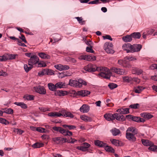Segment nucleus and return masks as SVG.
Returning a JSON list of instances; mask_svg holds the SVG:
<instances>
[{"mask_svg": "<svg viewBox=\"0 0 157 157\" xmlns=\"http://www.w3.org/2000/svg\"><path fill=\"white\" fill-rule=\"evenodd\" d=\"M111 70L113 72L121 75H124L127 74V71L124 69L117 68L113 67L111 68Z\"/></svg>", "mask_w": 157, "mask_h": 157, "instance_id": "obj_2", "label": "nucleus"}, {"mask_svg": "<svg viewBox=\"0 0 157 157\" xmlns=\"http://www.w3.org/2000/svg\"><path fill=\"white\" fill-rule=\"evenodd\" d=\"M39 56L41 58L44 59H50V56L48 55L44 52H39L38 54Z\"/></svg>", "mask_w": 157, "mask_h": 157, "instance_id": "obj_18", "label": "nucleus"}, {"mask_svg": "<svg viewBox=\"0 0 157 157\" xmlns=\"http://www.w3.org/2000/svg\"><path fill=\"white\" fill-rule=\"evenodd\" d=\"M140 105L138 103L130 105L129 107L132 109H137L139 108Z\"/></svg>", "mask_w": 157, "mask_h": 157, "instance_id": "obj_45", "label": "nucleus"}, {"mask_svg": "<svg viewBox=\"0 0 157 157\" xmlns=\"http://www.w3.org/2000/svg\"><path fill=\"white\" fill-rule=\"evenodd\" d=\"M143 72L142 70L138 68H135L132 70V72L133 74H136L138 75L141 74Z\"/></svg>", "mask_w": 157, "mask_h": 157, "instance_id": "obj_35", "label": "nucleus"}, {"mask_svg": "<svg viewBox=\"0 0 157 157\" xmlns=\"http://www.w3.org/2000/svg\"><path fill=\"white\" fill-rule=\"evenodd\" d=\"M66 133H65L64 136H71L72 135V132L69 131L67 129H66L65 131Z\"/></svg>", "mask_w": 157, "mask_h": 157, "instance_id": "obj_61", "label": "nucleus"}, {"mask_svg": "<svg viewBox=\"0 0 157 157\" xmlns=\"http://www.w3.org/2000/svg\"><path fill=\"white\" fill-rule=\"evenodd\" d=\"M113 46V45L112 43L106 42L105 43L104 45V48H111Z\"/></svg>", "mask_w": 157, "mask_h": 157, "instance_id": "obj_50", "label": "nucleus"}, {"mask_svg": "<svg viewBox=\"0 0 157 157\" xmlns=\"http://www.w3.org/2000/svg\"><path fill=\"white\" fill-rule=\"evenodd\" d=\"M66 138L60 137H56L52 139L53 141L57 144H62L66 142Z\"/></svg>", "mask_w": 157, "mask_h": 157, "instance_id": "obj_5", "label": "nucleus"}, {"mask_svg": "<svg viewBox=\"0 0 157 157\" xmlns=\"http://www.w3.org/2000/svg\"><path fill=\"white\" fill-rule=\"evenodd\" d=\"M75 18L77 19V21H78L79 23L80 24H81L82 25H83L84 24L85 21H82V19L81 17H75Z\"/></svg>", "mask_w": 157, "mask_h": 157, "instance_id": "obj_54", "label": "nucleus"}, {"mask_svg": "<svg viewBox=\"0 0 157 157\" xmlns=\"http://www.w3.org/2000/svg\"><path fill=\"white\" fill-rule=\"evenodd\" d=\"M95 144L101 147H103L106 145L105 143L98 140H95L94 141Z\"/></svg>", "mask_w": 157, "mask_h": 157, "instance_id": "obj_27", "label": "nucleus"}, {"mask_svg": "<svg viewBox=\"0 0 157 157\" xmlns=\"http://www.w3.org/2000/svg\"><path fill=\"white\" fill-rule=\"evenodd\" d=\"M34 90L36 92L41 94H44L46 93L45 89L43 86H39L37 87H34Z\"/></svg>", "mask_w": 157, "mask_h": 157, "instance_id": "obj_6", "label": "nucleus"}, {"mask_svg": "<svg viewBox=\"0 0 157 157\" xmlns=\"http://www.w3.org/2000/svg\"><path fill=\"white\" fill-rule=\"evenodd\" d=\"M24 67L25 71L26 72H28L33 68V66H30L28 67L27 65L25 64L24 65Z\"/></svg>", "mask_w": 157, "mask_h": 157, "instance_id": "obj_41", "label": "nucleus"}, {"mask_svg": "<svg viewBox=\"0 0 157 157\" xmlns=\"http://www.w3.org/2000/svg\"><path fill=\"white\" fill-rule=\"evenodd\" d=\"M135 135L129 132H126V137L128 140L132 142H134L136 140V138L134 136Z\"/></svg>", "mask_w": 157, "mask_h": 157, "instance_id": "obj_9", "label": "nucleus"}, {"mask_svg": "<svg viewBox=\"0 0 157 157\" xmlns=\"http://www.w3.org/2000/svg\"><path fill=\"white\" fill-rule=\"evenodd\" d=\"M14 104L17 106H20L22 108L26 109L27 106L26 104L22 102H15Z\"/></svg>", "mask_w": 157, "mask_h": 157, "instance_id": "obj_32", "label": "nucleus"}, {"mask_svg": "<svg viewBox=\"0 0 157 157\" xmlns=\"http://www.w3.org/2000/svg\"><path fill=\"white\" fill-rule=\"evenodd\" d=\"M111 141L112 144L116 146H118L119 145V141L115 139H111Z\"/></svg>", "mask_w": 157, "mask_h": 157, "instance_id": "obj_42", "label": "nucleus"}, {"mask_svg": "<svg viewBox=\"0 0 157 157\" xmlns=\"http://www.w3.org/2000/svg\"><path fill=\"white\" fill-rule=\"evenodd\" d=\"M96 66L91 63H90L84 67V69L89 72H93L95 71Z\"/></svg>", "mask_w": 157, "mask_h": 157, "instance_id": "obj_4", "label": "nucleus"}, {"mask_svg": "<svg viewBox=\"0 0 157 157\" xmlns=\"http://www.w3.org/2000/svg\"><path fill=\"white\" fill-rule=\"evenodd\" d=\"M114 119H116L117 120L120 121H124L125 120V118L122 115H120L118 113H114Z\"/></svg>", "mask_w": 157, "mask_h": 157, "instance_id": "obj_13", "label": "nucleus"}, {"mask_svg": "<svg viewBox=\"0 0 157 157\" xmlns=\"http://www.w3.org/2000/svg\"><path fill=\"white\" fill-rule=\"evenodd\" d=\"M67 112V111L66 110H63L61 111V113H59V114H61L60 116H62L63 117H66Z\"/></svg>", "mask_w": 157, "mask_h": 157, "instance_id": "obj_60", "label": "nucleus"}, {"mask_svg": "<svg viewBox=\"0 0 157 157\" xmlns=\"http://www.w3.org/2000/svg\"><path fill=\"white\" fill-rule=\"evenodd\" d=\"M37 131L41 133H48L49 131L48 130H45L44 128L41 127H37Z\"/></svg>", "mask_w": 157, "mask_h": 157, "instance_id": "obj_38", "label": "nucleus"}, {"mask_svg": "<svg viewBox=\"0 0 157 157\" xmlns=\"http://www.w3.org/2000/svg\"><path fill=\"white\" fill-rule=\"evenodd\" d=\"M148 149L154 151H157V146L151 145L148 148Z\"/></svg>", "mask_w": 157, "mask_h": 157, "instance_id": "obj_51", "label": "nucleus"}, {"mask_svg": "<svg viewBox=\"0 0 157 157\" xmlns=\"http://www.w3.org/2000/svg\"><path fill=\"white\" fill-rule=\"evenodd\" d=\"M78 94L79 95L84 97L89 95L90 92L87 90H81L78 91Z\"/></svg>", "mask_w": 157, "mask_h": 157, "instance_id": "obj_19", "label": "nucleus"}, {"mask_svg": "<svg viewBox=\"0 0 157 157\" xmlns=\"http://www.w3.org/2000/svg\"><path fill=\"white\" fill-rule=\"evenodd\" d=\"M33 95L27 94L25 95L24 98L27 100H31L33 99Z\"/></svg>", "mask_w": 157, "mask_h": 157, "instance_id": "obj_44", "label": "nucleus"}, {"mask_svg": "<svg viewBox=\"0 0 157 157\" xmlns=\"http://www.w3.org/2000/svg\"><path fill=\"white\" fill-rule=\"evenodd\" d=\"M56 89L58 88H61L64 87L65 86V83L62 82H59L56 84Z\"/></svg>", "mask_w": 157, "mask_h": 157, "instance_id": "obj_36", "label": "nucleus"}, {"mask_svg": "<svg viewBox=\"0 0 157 157\" xmlns=\"http://www.w3.org/2000/svg\"><path fill=\"white\" fill-rule=\"evenodd\" d=\"M78 81L72 79H70L68 84L71 86L78 87Z\"/></svg>", "mask_w": 157, "mask_h": 157, "instance_id": "obj_16", "label": "nucleus"}, {"mask_svg": "<svg viewBox=\"0 0 157 157\" xmlns=\"http://www.w3.org/2000/svg\"><path fill=\"white\" fill-rule=\"evenodd\" d=\"M142 48V46L140 44H134L132 45L131 52L140 51Z\"/></svg>", "mask_w": 157, "mask_h": 157, "instance_id": "obj_10", "label": "nucleus"}, {"mask_svg": "<svg viewBox=\"0 0 157 157\" xmlns=\"http://www.w3.org/2000/svg\"><path fill=\"white\" fill-rule=\"evenodd\" d=\"M131 132L134 134H136L138 133V130L135 127H129L127 129L126 132Z\"/></svg>", "mask_w": 157, "mask_h": 157, "instance_id": "obj_20", "label": "nucleus"}, {"mask_svg": "<svg viewBox=\"0 0 157 157\" xmlns=\"http://www.w3.org/2000/svg\"><path fill=\"white\" fill-rule=\"evenodd\" d=\"M108 86L110 89L112 90L117 87V84L115 83H111L108 84Z\"/></svg>", "mask_w": 157, "mask_h": 157, "instance_id": "obj_43", "label": "nucleus"}, {"mask_svg": "<svg viewBox=\"0 0 157 157\" xmlns=\"http://www.w3.org/2000/svg\"><path fill=\"white\" fill-rule=\"evenodd\" d=\"M14 131L17 134H19L20 135L22 134V133L24 132L23 130H21L18 128H15L14 129Z\"/></svg>", "mask_w": 157, "mask_h": 157, "instance_id": "obj_46", "label": "nucleus"}, {"mask_svg": "<svg viewBox=\"0 0 157 157\" xmlns=\"http://www.w3.org/2000/svg\"><path fill=\"white\" fill-rule=\"evenodd\" d=\"M19 38L21 39L22 41L25 43H27V41H26L25 38L23 34H21V36H19Z\"/></svg>", "mask_w": 157, "mask_h": 157, "instance_id": "obj_58", "label": "nucleus"}, {"mask_svg": "<svg viewBox=\"0 0 157 157\" xmlns=\"http://www.w3.org/2000/svg\"><path fill=\"white\" fill-rule=\"evenodd\" d=\"M131 36H132V38L134 39H139L141 35L140 33L139 32H134L131 34Z\"/></svg>", "mask_w": 157, "mask_h": 157, "instance_id": "obj_33", "label": "nucleus"}, {"mask_svg": "<svg viewBox=\"0 0 157 157\" xmlns=\"http://www.w3.org/2000/svg\"><path fill=\"white\" fill-rule=\"evenodd\" d=\"M0 122L5 125H7L9 123V122L5 119L1 117H0Z\"/></svg>", "mask_w": 157, "mask_h": 157, "instance_id": "obj_48", "label": "nucleus"}, {"mask_svg": "<svg viewBox=\"0 0 157 157\" xmlns=\"http://www.w3.org/2000/svg\"><path fill=\"white\" fill-rule=\"evenodd\" d=\"M104 49L108 53L113 54L114 52V50L111 48H105Z\"/></svg>", "mask_w": 157, "mask_h": 157, "instance_id": "obj_47", "label": "nucleus"}, {"mask_svg": "<svg viewBox=\"0 0 157 157\" xmlns=\"http://www.w3.org/2000/svg\"><path fill=\"white\" fill-rule=\"evenodd\" d=\"M144 89V88L142 86H138L134 88V91L136 93H140Z\"/></svg>", "mask_w": 157, "mask_h": 157, "instance_id": "obj_24", "label": "nucleus"}, {"mask_svg": "<svg viewBox=\"0 0 157 157\" xmlns=\"http://www.w3.org/2000/svg\"><path fill=\"white\" fill-rule=\"evenodd\" d=\"M76 148L77 149L82 151H85L87 150L85 147H83L82 146H78Z\"/></svg>", "mask_w": 157, "mask_h": 157, "instance_id": "obj_57", "label": "nucleus"}, {"mask_svg": "<svg viewBox=\"0 0 157 157\" xmlns=\"http://www.w3.org/2000/svg\"><path fill=\"white\" fill-rule=\"evenodd\" d=\"M17 54H9L8 55V59H13L15 58L16 56H17Z\"/></svg>", "mask_w": 157, "mask_h": 157, "instance_id": "obj_53", "label": "nucleus"}, {"mask_svg": "<svg viewBox=\"0 0 157 157\" xmlns=\"http://www.w3.org/2000/svg\"><path fill=\"white\" fill-rule=\"evenodd\" d=\"M132 46V45L130 44H124L122 46V48L124 50L126 51L127 53L131 52Z\"/></svg>", "mask_w": 157, "mask_h": 157, "instance_id": "obj_7", "label": "nucleus"}, {"mask_svg": "<svg viewBox=\"0 0 157 157\" xmlns=\"http://www.w3.org/2000/svg\"><path fill=\"white\" fill-rule=\"evenodd\" d=\"M81 119L86 122L90 121H91V118L85 115H83L80 116Z\"/></svg>", "mask_w": 157, "mask_h": 157, "instance_id": "obj_37", "label": "nucleus"}, {"mask_svg": "<svg viewBox=\"0 0 157 157\" xmlns=\"http://www.w3.org/2000/svg\"><path fill=\"white\" fill-rule=\"evenodd\" d=\"M141 141L143 144L146 146H151L153 145V143L149 140H147L142 139Z\"/></svg>", "mask_w": 157, "mask_h": 157, "instance_id": "obj_25", "label": "nucleus"}, {"mask_svg": "<svg viewBox=\"0 0 157 157\" xmlns=\"http://www.w3.org/2000/svg\"><path fill=\"white\" fill-rule=\"evenodd\" d=\"M111 132L113 136H116L121 133V131L119 129L114 128L111 130Z\"/></svg>", "mask_w": 157, "mask_h": 157, "instance_id": "obj_28", "label": "nucleus"}, {"mask_svg": "<svg viewBox=\"0 0 157 157\" xmlns=\"http://www.w3.org/2000/svg\"><path fill=\"white\" fill-rule=\"evenodd\" d=\"M62 126L66 129H67L68 128L69 130H72L76 128V127L75 126L72 125L63 124Z\"/></svg>", "mask_w": 157, "mask_h": 157, "instance_id": "obj_40", "label": "nucleus"}, {"mask_svg": "<svg viewBox=\"0 0 157 157\" xmlns=\"http://www.w3.org/2000/svg\"><path fill=\"white\" fill-rule=\"evenodd\" d=\"M118 63L119 65L124 67L130 68L131 67V66L128 62L125 59L119 60L118 61Z\"/></svg>", "mask_w": 157, "mask_h": 157, "instance_id": "obj_8", "label": "nucleus"}, {"mask_svg": "<svg viewBox=\"0 0 157 157\" xmlns=\"http://www.w3.org/2000/svg\"><path fill=\"white\" fill-rule=\"evenodd\" d=\"M52 38L54 40V42H53V44L61 40L60 35L58 34H55L52 35Z\"/></svg>", "mask_w": 157, "mask_h": 157, "instance_id": "obj_21", "label": "nucleus"}, {"mask_svg": "<svg viewBox=\"0 0 157 157\" xmlns=\"http://www.w3.org/2000/svg\"><path fill=\"white\" fill-rule=\"evenodd\" d=\"M67 94V92L66 91H63L62 90H56L55 92V94L56 96H63Z\"/></svg>", "mask_w": 157, "mask_h": 157, "instance_id": "obj_22", "label": "nucleus"}, {"mask_svg": "<svg viewBox=\"0 0 157 157\" xmlns=\"http://www.w3.org/2000/svg\"><path fill=\"white\" fill-rule=\"evenodd\" d=\"M129 109L126 108H121L118 109L117 110V112L120 113V114H124L128 113L129 112Z\"/></svg>", "mask_w": 157, "mask_h": 157, "instance_id": "obj_15", "label": "nucleus"}, {"mask_svg": "<svg viewBox=\"0 0 157 157\" xmlns=\"http://www.w3.org/2000/svg\"><path fill=\"white\" fill-rule=\"evenodd\" d=\"M123 40L125 42H128L131 41L132 40V36L130 35H127L123 36L122 38Z\"/></svg>", "mask_w": 157, "mask_h": 157, "instance_id": "obj_26", "label": "nucleus"}, {"mask_svg": "<svg viewBox=\"0 0 157 157\" xmlns=\"http://www.w3.org/2000/svg\"><path fill=\"white\" fill-rule=\"evenodd\" d=\"M104 117L108 121H113L114 120V113H106L104 114Z\"/></svg>", "mask_w": 157, "mask_h": 157, "instance_id": "obj_12", "label": "nucleus"}, {"mask_svg": "<svg viewBox=\"0 0 157 157\" xmlns=\"http://www.w3.org/2000/svg\"><path fill=\"white\" fill-rule=\"evenodd\" d=\"M39 60L38 57L34 55L32 56L30 58L28 61V64L29 66H32L36 64L37 63Z\"/></svg>", "mask_w": 157, "mask_h": 157, "instance_id": "obj_3", "label": "nucleus"}, {"mask_svg": "<svg viewBox=\"0 0 157 157\" xmlns=\"http://www.w3.org/2000/svg\"><path fill=\"white\" fill-rule=\"evenodd\" d=\"M78 59L80 60H84L88 61H90L91 60V56L90 55H82L78 57Z\"/></svg>", "mask_w": 157, "mask_h": 157, "instance_id": "obj_17", "label": "nucleus"}, {"mask_svg": "<svg viewBox=\"0 0 157 157\" xmlns=\"http://www.w3.org/2000/svg\"><path fill=\"white\" fill-rule=\"evenodd\" d=\"M70 76V75H68L66 73H61L59 74V78H63L66 77L68 76Z\"/></svg>", "mask_w": 157, "mask_h": 157, "instance_id": "obj_49", "label": "nucleus"}, {"mask_svg": "<svg viewBox=\"0 0 157 157\" xmlns=\"http://www.w3.org/2000/svg\"><path fill=\"white\" fill-rule=\"evenodd\" d=\"M78 83L79 84L78 85L79 88L81 87L82 85L86 86L87 85L86 82L81 79H78Z\"/></svg>", "mask_w": 157, "mask_h": 157, "instance_id": "obj_39", "label": "nucleus"}, {"mask_svg": "<svg viewBox=\"0 0 157 157\" xmlns=\"http://www.w3.org/2000/svg\"><path fill=\"white\" fill-rule=\"evenodd\" d=\"M103 147H104L105 150L107 151L112 153L114 152L115 151L114 149L111 147L108 146L106 144V145Z\"/></svg>", "mask_w": 157, "mask_h": 157, "instance_id": "obj_31", "label": "nucleus"}, {"mask_svg": "<svg viewBox=\"0 0 157 157\" xmlns=\"http://www.w3.org/2000/svg\"><path fill=\"white\" fill-rule=\"evenodd\" d=\"M54 67L56 69L60 71H62V64L56 65H55Z\"/></svg>", "mask_w": 157, "mask_h": 157, "instance_id": "obj_56", "label": "nucleus"}, {"mask_svg": "<svg viewBox=\"0 0 157 157\" xmlns=\"http://www.w3.org/2000/svg\"><path fill=\"white\" fill-rule=\"evenodd\" d=\"M92 46H90V47H87L86 49V51L87 52L94 53V52L92 49Z\"/></svg>", "mask_w": 157, "mask_h": 157, "instance_id": "obj_52", "label": "nucleus"}, {"mask_svg": "<svg viewBox=\"0 0 157 157\" xmlns=\"http://www.w3.org/2000/svg\"><path fill=\"white\" fill-rule=\"evenodd\" d=\"M104 39H107L110 40L111 41L113 40L112 38L111 37V36L108 35H106L105 36H103Z\"/></svg>", "mask_w": 157, "mask_h": 157, "instance_id": "obj_63", "label": "nucleus"}, {"mask_svg": "<svg viewBox=\"0 0 157 157\" xmlns=\"http://www.w3.org/2000/svg\"><path fill=\"white\" fill-rule=\"evenodd\" d=\"M38 66L39 67H45L46 66V64L44 62H39L38 63Z\"/></svg>", "mask_w": 157, "mask_h": 157, "instance_id": "obj_62", "label": "nucleus"}, {"mask_svg": "<svg viewBox=\"0 0 157 157\" xmlns=\"http://www.w3.org/2000/svg\"><path fill=\"white\" fill-rule=\"evenodd\" d=\"M125 58L129 61L134 60H136V58L130 56H127L125 57Z\"/></svg>", "mask_w": 157, "mask_h": 157, "instance_id": "obj_64", "label": "nucleus"}, {"mask_svg": "<svg viewBox=\"0 0 157 157\" xmlns=\"http://www.w3.org/2000/svg\"><path fill=\"white\" fill-rule=\"evenodd\" d=\"M44 145L43 143H42L36 142L32 145V147L33 148H40L43 147Z\"/></svg>", "mask_w": 157, "mask_h": 157, "instance_id": "obj_34", "label": "nucleus"}, {"mask_svg": "<svg viewBox=\"0 0 157 157\" xmlns=\"http://www.w3.org/2000/svg\"><path fill=\"white\" fill-rule=\"evenodd\" d=\"M48 86L49 89L50 90L52 91H55V92L56 90L57 89L56 86V84L54 85L52 83H49L48 84Z\"/></svg>", "mask_w": 157, "mask_h": 157, "instance_id": "obj_30", "label": "nucleus"}, {"mask_svg": "<svg viewBox=\"0 0 157 157\" xmlns=\"http://www.w3.org/2000/svg\"><path fill=\"white\" fill-rule=\"evenodd\" d=\"M111 73L107 67H104L102 70L101 73L98 74V75L105 78L109 79L110 78Z\"/></svg>", "mask_w": 157, "mask_h": 157, "instance_id": "obj_1", "label": "nucleus"}, {"mask_svg": "<svg viewBox=\"0 0 157 157\" xmlns=\"http://www.w3.org/2000/svg\"><path fill=\"white\" fill-rule=\"evenodd\" d=\"M4 113L8 114H12L13 113V110L11 108H9L5 110Z\"/></svg>", "mask_w": 157, "mask_h": 157, "instance_id": "obj_55", "label": "nucleus"}, {"mask_svg": "<svg viewBox=\"0 0 157 157\" xmlns=\"http://www.w3.org/2000/svg\"><path fill=\"white\" fill-rule=\"evenodd\" d=\"M82 145L87 150V148L90 146V145L89 144L86 142L83 143Z\"/></svg>", "mask_w": 157, "mask_h": 157, "instance_id": "obj_59", "label": "nucleus"}, {"mask_svg": "<svg viewBox=\"0 0 157 157\" xmlns=\"http://www.w3.org/2000/svg\"><path fill=\"white\" fill-rule=\"evenodd\" d=\"M52 128L53 130L59 132L64 136L65 135L66 129H64L61 127L57 126L53 127Z\"/></svg>", "mask_w": 157, "mask_h": 157, "instance_id": "obj_11", "label": "nucleus"}, {"mask_svg": "<svg viewBox=\"0 0 157 157\" xmlns=\"http://www.w3.org/2000/svg\"><path fill=\"white\" fill-rule=\"evenodd\" d=\"M90 110V106L86 104H83L80 108V111L83 113H87Z\"/></svg>", "mask_w": 157, "mask_h": 157, "instance_id": "obj_14", "label": "nucleus"}, {"mask_svg": "<svg viewBox=\"0 0 157 157\" xmlns=\"http://www.w3.org/2000/svg\"><path fill=\"white\" fill-rule=\"evenodd\" d=\"M61 114H59V113L56 112H51L48 114V115L51 117H60Z\"/></svg>", "mask_w": 157, "mask_h": 157, "instance_id": "obj_29", "label": "nucleus"}, {"mask_svg": "<svg viewBox=\"0 0 157 157\" xmlns=\"http://www.w3.org/2000/svg\"><path fill=\"white\" fill-rule=\"evenodd\" d=\"M132 120L138 122H144L145 121V120L144 119L136 116H133L132 117Z\"/></svg>", "mask_w": 157, "mask_h": 157, "instance_id": "obj_23", "label": "nucleus"}]
</instances>
